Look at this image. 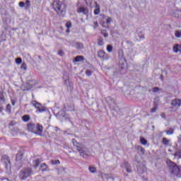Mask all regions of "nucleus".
<instances>
[{
  "label": "nucleus",
  "instance_id": "1a4fd4ad",
  "mask_svg": "<svg viewBox=\"0 0 181 181\" xmlns=\"http://www.w3.org/2000/svg\"><path fill=\"white\" fill-rule=\"evenodd\" d=\"M31 88H33V85L30 83V81L21 86V90H23V91H28V90Z\"/></svg>",
  "mask_w": 181,
  "mask_h": 181
},
{
  "label": "nucleus",
  "instance_id": "0eeeda50",
  "mask_svg": "<svg viewBox=\"0 0 181 181\" xmlns=\"http://www.w3.org/2000/svg\"><path fill=\"white\" fill-rule=\"evenodd\" d=\"M32 105L37 110L38 112H45V111H46V107L42 106V104L39 103L36 100L32 102Z\"/></svg>",
  "mask_w": 181,
  "mask_h": 181
},
{
  "label": "nucleus",
  "instance_id": "f8f14e48",
  "mask_svg": "<svg viewBox=\"0 0 181 181\" xmlns=\"http://www.w3.org/2000/svg\"><path fill=\"white\" fill-rule=\"evenodd\" d=\"M107 104H109L110 107H115V100L112 98V97L109 96L105 99Z\"/></svg>",
  "mask_w": 181,
  "mask_h": 181
},
{
  "label": "nucleus",
  "instance_id": "e433bc0d",
  "mask_svg": "<svg viewBox=\"0 0 181 181\" xmlns=\"http://www.w3.org/2000/svg\"><path fill=\"white\" fill-rule=\"evenodd\" d=\"M111 22H112V18H111L110 17H107L106 23H111Z\"/></svg>",
  "mask_w": 181,
  "mask_h": 181
},
{
  "label": "nucleus",
  "instance_id": "4c0bfd02",
  "mask_svg": "<svg viewBox=\"0 0 181 181\" xmlns=\"http://www.w3.org/2000/svg\"><path fill=\"white\" fill-rule=\"evenodd\" d=\"M58 54H59V56H64V51H63V50H59V52H58Z\"/></svg>",
  "mask_w": 181,
  "mask_h": 181
},
{
  "label": "nucleus",
  "instance_id": "9d476101",
  "mask_svg": "<svg viewBox=\"0 0 181 181\" xmlns=\"http://www.w3.org/2000/svg\"><path fill=\"white\" fill-rule=\"evenodd\" d=\"M71 47L76 49V50H83V49H84V44L80 42H75L72 43Z\"/></svg>",
  "mask_w": 181,
  "mask_h": 181
},
{
  "label": "nucleus",
  "instance_id": "423d86ee",
  "mask_svg": "<svg viewBox=\"0 0 181 181\" xmlns=\"http://www.w3.org/2000/svg\"><path fill=\"white\" fill-rule=\"evenodd\" d=\"M171 105H172V110L173 112H175V111H177L181 105V100L180 99H173L171 101Z\"/></svg>",
  "mask_w": 181,
  "mask_h": 181
},
{
  "label": "nucleus",
  "instance_id": "aec40b11",
  "mask_svg": "<svg viewBox=\"0 0 181 181\" xmlns=\"http://www.w3.org/2000/svg\"><path fill=\"white\" fill-rule=\"evenodd\" d=\"M22 119H23V121H24V122H28L30 121V117L28 115H25L23 116Z\"/></svg>",
  "mask_w": 181,
  "mask_h": 181
},
{
  "label": "nucleus",
  "instance_id": "2f4dec72",
  "mask_svg": "<svg viewBox=\"0 0 181 181\" xmlns=\"http://www.w3.org/2000/svg\"><path fill=\"white\" fill-rule=\"evenodd\" d=\"M48 135L49 138H54V136H56V133L51 132L50 133L48 134Z\"/></svg>",
  "mask_w": 181,
  "mask_h": 181
},
{
  "label": "nucleus",
  "instance_id": "7c9ffc66",
  "mask_svg": "<svg viewBox=\"0 0 181 181\" xmlns=\"http://www.w3.org/2000/svg\"><path fill=\"white\" fill-rule=\"evenodd\" d=\"M16 63L17 64H21L22 63V58L18 57L16 59Z\"/></svg>",
  "mask_w": 181,
  "mask_h": 181
},
{
  "label": "nucleus",
  "instance_id": "6ab92c4d",
  "mask_svg": "<svg viewBox=\"0 0 181 181\" xmlns=\"http://www.w3.org/2000/svg\"><path fill=\"white\" fill-rule=\"evenodd\" d=\"M23 158V153H17V155H16L17 162H21V160H22Z\"/></svg>",
  "mask_w": 181,
  "mask_h": 181
},
{
  "label": "nucleus",
  "instance_id": "8fccbe9b",
  "mask_svg": "<svg viewBox=\"0 0 181 181\" xmlns=\"http://www.w3.org/2000/svg\"><path fill=\"white\" fill-rule=\"evenodd\" d=\"M70 28H68L67 30H66V32H70V30H69Z\"/></svg>",
  "mask_w": 181,
  "mask_h": 181
},
{
  "label": "nucleus",
  "instance_id": "2eb2a0df",
  "mask_svg": "<svg viewBox=\"0 0 181 181\" xmlns=\"http://www.w3.org/2000/svg\"><path fill=\"white\" fill-rule=\"evenodd\" d=\"M78 13H83V15H87V13H88V9L85 7H80L78 9Z\"/></svg>",
  "mask_w": 181,
  "mask_h": 181
},
{
  "label": "nucleus",
  "instance_id": "f03ea898",
  "mask_svg": "<svg viewBox=\"0 0 181 181\" xmlns=\"http://www.w3.org/2000/svg\"><path fill=\"white\" fill-rule=\"evenodd\" d=\"M73 144L76 149V151H78V152H79L81 156H82V158H84V159H88V158H89L90 156V150H88V148H86V146H84V145L83 144H80L76 143V139H72Z\"/></svg>",
  "mask_w": 181,
  "mask_h": 181
},
{
  "label": "nucleus",
  "instance_id": "79ce46f5",
  "mask_svg": "<svg viewBox=\"0 0 181 181\" xmlns=\"http://www.w3.org/2000/svg\"><path fill=\"white\" fill-rule=\"evenodd\" d=\"M25 5L28 7L30 6V1L26 0Z\"/></svg>",
  "mask_w": 181,
  "mask_h": 181
},
{
  "label": "nucleus",
  "instance_id": "9b49d317",
  "mask_svg": "<svg viewBox=\"0 0 181 181\" xmlns=\"http://www.w3.org/2000/svg\"><path fill=\"white\" fill-rule=\"evenodd\" d=\"M98 57H99L100 59H103V60H108V59H110L108 55H105V52L103 50H99L98 52Z\"/></svg>",
  "mask_w": 181,
  "mask_h": 181
},
{
  "label": "nucleus",
  "instance_id": "20e7f679",
  "mask_svg": "<svg viewBox=\"0 0 181 181\" xmlns=\"http://www.w3.org/2000/svg\"><path fill=\"white\" fill-rule=\"evenodd\" d=\"M167 165L171 175H174V176H179L180 175V169L176 163L169 160L167 161Z\"/></svg>",
  "mask_w": 181,
  "mask_h": 181
},
{
  "label": "nucleus",
  "instance_id": "c9c22d12",
  "mask_svg": "<svg viewBox=\"0 0 181 181\" xmlns=\"http://www.w3.org/2000/svg\"><path fill=\"white\" fill-rule=\"evenodd\" d=\"M159 88H158V87H154V88H153L152 89H151V90H152V92L153 93H158V91H159Z\"/></svg>",
  "mask_w": 181,
  "mask_h": 181
},
{
  "label": "nucleus",
  "instance_id": "3c124183",
  "mask_svg": "<svg viewBox=\"0 0 181 181\" xmlns=\"http://www.w3.org/2000/svg\"><path fill=\"white\" fill-rule=\"evenodd\" d=\"M67 81H69V80L65 81V84H67Z\"/></svg>",
  "mask_w": 181,
  "mask_h": 181
},
{
  "label": "nucleus",
  "instance_id": "39448f33",
  "mask_svg": "<svg viewBox=\"0 0 181 181\" xmlns=\"http://www.w3.org/2000/svg\"><path fill=\"white\" fill-rule=\"evenodd\" d=\"M30 175H33V170H32V168H25L20 171L19 177L21 180H25V179H28Z\"/></svg>",
  "mask_w": 181,
  "mask_h": 181
},
{
  "label": "nucleus",
  "instance_id": "a19ab883",
  "mask_svg": "<svg viewBox=\"0 0 181 181\" xmlns=\"http://www.w3.org/2000/svg\"><path fill=\"white\" fill-rule=\"evenodd\" d=\"M51 131H56V132H57L59 131V127H51Z\"/></svg>",
  "mask_w": 181,
  "mask_h": 181
},
{
  "label": "nucleus",
  "instance_id": "b1692460",
  "mask_svg": "<svg viewBox=\"0 0 181 181\" xmlns=\"http://www.w3.org/2000/svg\"><path fill=\"white\" fill-rule=\"evenodd\" d=\"M175 37L180 38L181 37V30H175Z\"/></svg>",
  "mask_w": 181,
  "mask_h": 181
},
{
  "label": "nucleus",
  "instance_id": "bb28decb",
  "mask_svg": "<svg viewBox=\"0 0 181 181\" xmlns=\"http://www.w3.org/2000/svg\"><path fill=\"white\" fill-rule=\"evenodd\" d=\"M0 101H3V103H5V96L1 92H0Z\"/></svg>",
  "mask_w": 181,
  "mask_h": 181
},
{
  "label": "nucleus",
  "instance_id": "603ef678",
  "mask_svg": "<svg viewBox=\"0 0 181 181\" xmlns=\"http://www.w3.org/2000/svg\"><path fill=\"white\" fill-rule=\"evenodd\" d=\"M12 105H15V103H12Z\"/></svg>",
  "mask_w": 181,
  "mask_h": 181
},
{
  "label": "nucleus",
  "instance_id": "09e8293b",
  "mask_svg": "<svg viewBox=\"0 0 181 181\" xmlns=\"http://www.w3.org/2000/svg\"><path fill=\"white\" fill-rule=\"evenodd\" d=\"M127 172H128V173H131V170L127 169Z\"/></svg>",
  "mask_w": 181,
  "mask_h": 181
},
{
  "label": "nucleus",
  "instance_id": "412c9836",
  "mask_svg": "<svg viewBox=\"0 0 181 181\" xmlns=\"http://www.w3.org/2000/svg\"><path fill=\"white\" fill-rule=\"evenodd\" d=\"M140 142H141V145H146V144H148V141L146 139H145V138H144V137L140 138Z\"/></svg>",
  "mask_w": 181,
  "mask_h": 181
},
{
  "label": "nucleus",
  "instance_id": "f3484780",
  "mask_svg": "<svg viewBox=\"0 0 181 181\" xmlns=\"http://www.w3.org/2000/svg\"><path fill=\"white\" fill-rule=\"evenodd\" d=\"M40 168L42 169V172H49V166L46 163H41Z\"/></svg>",
  "mask_w": 181,
  "mask_h": 181
},
{
  "label": "nucleus",
  "instance_id": "37998d69",
  "mask_svg": "<svg viewBox=\"0 0 181 181\" xmlns=\"http://www.w3.org/2000/svg\"><path fill=\"white\" fill-rule=\"evenodd\" d=\"M19 6H21V8H23V6H25V3L23 1H20Z\"/></svg>",
  "mask_w": 181,
  "mask_h": 181
},
{
  "label": "nucleus",
  "instance_id": "a211bd4d",
  "mask_svg": "<svg viewBox=\"0 0 181 181\" xmlns=\"http://www.w3.org/2000/svg\"><path fill=\"white\" fill-rule=\"evenodd\" d=\"M173 50V52H175V53H177L178 52H180V50H181L180 45L177 44V45H174Z\"/></svg>",
  "mask_w": 181,
  "mask_h": 181
},
{
  "label": "nucleus",
  "instance_id": "c756f323",
  "mask_svg": "<svg viewBox=\"0 0 181 181\" xmlns=\"http://www.w3.org/2000/svg\"><path fill=\"white\" fill-rule=\"evenodd\" d=\"M112 45H107V51L109 52V53H111V52H112Z\"/></svg>",
  "mask_w": 181,
  "mask_h": 181
},
{
  "label": "nucleus",
  "instance_id": "f257e3e1",
  "mask_svg": "<svg viewBox=\"0 0 181 181\" xmlns=\"http://www.w3.org/2000/svg\"><path fill=\"white\" fill-rule=\"evenodd\" d=\"M52 8L59 16L66 15V4L59 0H55L52 4Z\"/></svg>",
  "mask_w": 181,
  "mask_h": 181
},
{
  "label": "nucleus",
  "instance_id": "c85d7f7f",
  "mask_svg": "<svg viewBox=\"0 0 181 181\" xmlns=\"http://www.w3.org/2000/svg\"><path fill=\"white\" fill-rule=\"evenodd\" d=\"M104 40L103 39H99L98 41V45L99 46H104Z\"/></svg>",
  "mask_w": 181,
  "mask_h": 181
},
{
  "label": "nucleus",
  "instance_id": "cd10ccee",
  "mask_svg": "<svg viewBox=\"0 0 181 181\" xmlns=\"http://www.w3.org/2000/svg\"><path fill=\"white\" fill-rule=\"evenodd\" d=\"M173 132H175V129H170L169 130H168L166 132V134H167V135H172V134H173Z\"/></svg>",
  "mask_w": 181,
  "mask_h": 181
},
{
  "label": "nucleus",
  "instance_id": "de8ad7c7",
  "mask_svg": "<svg viewBox=\"0 0 181 181\" xmlns=\"http://www.w3.org/2000/svg\"><path fill=\"white\" fill-rule=\"evenodd\" d=\"M177 14H178L177 17L181 18V11H178Z\"/></svg>",
  "mask_w": 181,
  "mask_h": 181
},
{
  "label": "nucleus",
  "instance_id": "7ed1b4c3",
  "mask_svg": "<svg viewBox=\"0 0 181 181\" xmlns=\"http://www.w3.org/2000/svg\"><path fill=\"white\" fill-rule=\"evenodd\" d=\"M27 127L30 132H33L36 135H42V132H43V126L39 123L35 124L33 122H30L27 124Z\"/></svg>",
  "mask_w": 181,
  "mask_h": 181
},
{
  "label": "nucleus",
  "instance_id": "58836bf2",
  "mask_svg": "<svg viewBox=\"0 0 181 181\" xmlns=\"http://www.w3.org/2000/svg\"><path fill=\"white\" fill-rule=\"evenodd\" d=\"M93 24H94V29H97V28H98V23L97 21H94L93 22Z\"/></svg>",
  "mask_w": 181,
  "mask_h": 181
},
{
  "label": "nucleus",
  "instance_id": "393cba45",
  "mask_svg": "<svg viewBox=\"0 0 181 181\" xmlns=\"http://www.w3.org/2000/svg\"><path fill=\"white\" fill-rule=\"evenodd\" d=\"M163 145H169V140L166 137H164L163 139Z\"/></svg>",
  "mask_w": 181,
  "mask_h": 181
},
{
  "label": "nucleus",
  "instance_id": "5701e85b",
  "mask_svg": "<svg viewBox=\"0 0 181 181\" xmlns=\"http://www.w3.org/2000/svg\"><path fill=\"white\" fill-rule=\"evenodd\" d=\"M51 165H60V160H52L50 161Z\"/></svg>",
  "mask_w": 181,
  "mask_h": 181
},
{
  "label": "nucleus",
  "instance_id": "c03bdc74",
  "mask_svg": "<svg viewBox=\"0 0 181 181\" xmlns=\"http://www.w3.org/2000/svg\"><path fill=\"white\" fill-rule=\"evenodd\" d=\"M156 110H158V108H156V107H154L151 108V112H152V113L156 112Z\"/></svg>",
  "mask_w": 181,
  "mask_h": 181
},
{
  "label": "nucleus",
  "instance_id": "dca6fc26",
  "mask_svg": "<svg viewBox=\"0 0 181 181\" xmlns=\"http://www.w3.org/2000/svg\"><path fill=\"white\" fill-rule=\"evenodd\" d=\"M74 63H77L78 62H84V57L79 55L76 56L74 59H73Z\"/></svg>",
  "mask_w": 181,
  "mask_h": 181
},
{
  "label": "nucleus",
  "instance_id": "a878e982",
  "mask_svg": "<svg viewBox=\"0 0 181 181\" xmlns=\"http://www.w3.org/2000/svg\"><path fill=\"white\" fill-rule=\"evenodd\" d=\"M101 33L103 35L104 37H108V33H107V30H102Z\"/></svg>",
  "mask_w": 181,
  "mask_h": 181
},
{
  "label": "nucleus",
  "instance_id": "6e6552de",
  "mask_svg": "<svg viewBox=\"0 0 181 181\" xmlns=\"http://www.w3.org/2000/svg\"><path fill=\"white\" fill-rule=\"evenodd\" d=\"M1 162L4 163L6 169H11V159L8 156H4L1 158Z\"/></svg>",
  "mask_w": 181,
  "mask_h": 181
},
{
  "label": "nucleus",
  "instance_id": "4468645a",
  "mask_svg": "<svg viewBox=\"0 0 181 181\" xmlns=\"http://www.w3.org/2000/svg\"><path fill=\"white\" fill-rule=\"evenodd\" d=\"M40 165V159L35 158L33 161V166L34 169H37V168H39Z\"/></svg>",
  "mask_w": 181,
  "mask_h": 181
},
{
  "label": "nucleus",
  "instance_id": "49530a36",
  "mask_svg": "<svg viewBox=\"0 0 181 181\" xmlns=\"http://www.w3.org/2000/svg\"><path fill=\"white\" fill-rule=\"evenodd\" d=\"M13 125H15V121H11V122L9 123V126H10V127H13Z\"/></svg>",
  "mask_w": 181,
  "mask_h": 181
},
{
  "label": "nucleus",
  "instance_id": "ea45409f",
  "mask_svg": "<svg viewBox=\"0 0 181 181\" xmlns=\"http://www.w3.org/2000/svg\"><path fill=\"white\" fill-rule=\"evenodd\" d=\"M86 76H91V74H93V72L91 71L86 70Z\"/></svg>",
  "mask_w": 181,
  "mask_h": 181
},
{
  "label": "nucleus",
  "instance_id": "72a5a7b5",
  "mask_svg": "<svg viewBox=\"0 0 181 181\" xmlns=\"http://www.w3.org/2000/svg\"><path fill=\"white\" fill-rule=\"evenodd\" d=\"M72 26V24H71V22L70 21H68L66 23V27L67 28V29H70Z\"/></svg>",
  "mask_w": 181,
  "mask_h": 181
},
{
  "label": "nucleus",
  "instance_id": "ddd939ff",
  "mask_svg": "<svg viewBox=\"0 0 181 181\" xmlns=\"http://www.w3.org/2000/svg\"><path fill=\"white\" fill-rule=\"evenodd\" d=\"M101 12V7L97 2H95L94 15H100Z\"/></svg>",
  "mask_w": 181,
  "mask_h": 181
},
{
  "label": "nucleus",
  "instance_id": "f704fd0d",
  "mask_svg": "<svg viewBox=\"0 0 181 181\" xmlns=\"http://www.w3.org/2000/svg\"><path fill=\"white\" fill-rule=\"evenodd\" d=\"M6 111H8V112H11V108H12V106L11 105V104H8L7 105H6Z\"/></svg>",
  "mask_w": 181,
  "mask_h": 181
},
{
  "label": "nucleus",
  "instance_id": "4be33fe9",
  "mask_svg": "<svg viewBox=\"0 0 181 181\" xmlns=\"http://www.w3.org/2000/svg\"><path fill=\"white\" fill-rule=\"evenodd\" d=\"M88 169L90 173H97V168L95 167H89Z\"/></svg>",
  "mask_w": 181,
  "mask_h": 181
},
{
  "label": "nucleus",
  "instance_id": "a18cd8bd",
  "mask_svg": "<svg viewBox=\"0 0 181 181\" xmlns=\"http://www.w3.org/2000/svg\"><path fill=\"white\" fill-rule=\"evenodd\" d=\"M140 151L141 152H142L143 153H145V148L142 146H140Z\"/></svg>",
  "mask_w": 181,
  "mask_h": 181
},
{
  "label": "nucleus",
  "instance_id": "473e14b6",
  "mask_svg": "<svg viewBox=\"0 0 181 181\" xmlns=\"http://www.w3.org/2000/svg\"><path fill=\"white\" fill-rule=\"evenodd\" d=\"M28 66L26 65V63L23 62L21 66V69H22V70H26Z\"/></svg>",
  "mask_w": 181,
  "mask_h": 181
},
{
  "label": "nucleus",
  "instance_id": "864d4df0",
  "mask_svg": "<svg viewBox=\"0 0 181 181\" xmlns=\"http://www.w3.org/2000/svg\"><path fill=\"white\" fill-rule=\"evenodd\" d=\"M0 111H2V107H0Z\"/></svg>",
  "mask_w": 181,
  "mask_h": 181
}]
</instances>
